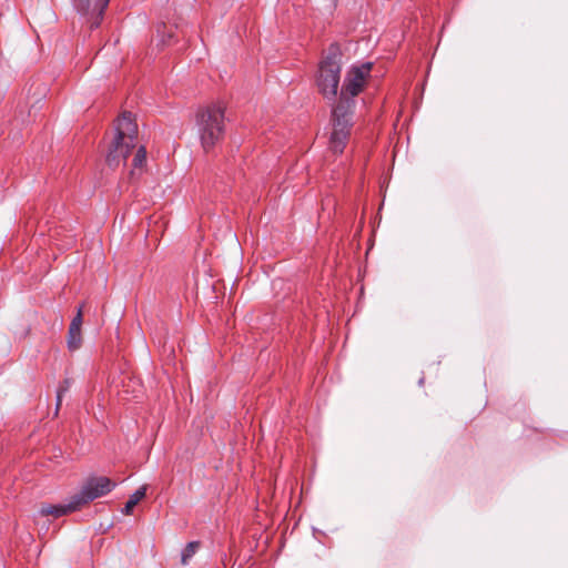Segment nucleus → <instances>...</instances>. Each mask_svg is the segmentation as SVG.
I'll return each mask as SVG.
<instances>
[{
	"mask_svg": "<svg viewBox=\"0 0 568 568\" xmlns=\"http://www.w3.org/2000/svg\"><path fill=\"white\" fill-rule=\"evenodd\" d=\"M371 72V63L353 67L346 74L337 103L332 110L333 130L329 149L335 154L344 151L353 126L354 98L363 90Z\"/></svg>",
	"mask_w": 568,
	"mask_h": 568,
	"instance_id": "obj_1",
	"label": "nucleus"
},
{
	"mask_svg": "<svg viewBox=\"0 0 568 568\" xmlns=\"http://www.w3.org/2000/svg\"><path fill=\"white\" fill-rule=\"evenodd\" d=\"M138 124L131 112H123L116 120L114 136L109 145L106 163L111 168H118L125 163L129 154L135 148Z\"/></svg>",
	"mask_w": 568,
	"mask_h": 568,
	"instance_id": "obj_2",
	"label": "nucleus"
},
{
	"mask_svg": "<svg viewBox=\"0 0 568 568\" xmlns=\"http://www.w3.org/2000/svg\"><path fill=\"white\" fill-rule=\"evenodd\" d=\"M224 111L221 103H212L196 113V126L201 144L209 152L224 135Z\"/></svg>",
	"mask_w": 568,
	"mask_h": 568,
	"instance_id": "obj_3",
	"label": "nucleus"
},
{
	"mask_svg": "<svg viewBox=\"0 0 568 568\" xmlns=\"http://www.w3.org/2000/svg\"><path fill=\"white\" fill-rule=\"evenodd\" d=\"M342 52L337 44H332L320 64L316 85L324 98L334 100L341 80Z\"/></svg>",
	"mask_w": 568,
	"mask_h": 568,
	"instance_id": "obj_4",
	"label": "nucleus"
},
{
	"mask_svg": "<svg viewBox=\"0 0 568 568\" xmlns=\"http://www.w3.org/2000/svg\"><path fill=\"white\" fill-rule=\"evenodd\" d=\"M114 487L115 483L108 477H91L74 496L82 508L88 503L109 494Z\"/></svg>",
	"mask_w": 568,
	"mask_h": 568,
	"instance_id": "obj_5",
	"label": "nucleus"
},
{
	"mask_svg": "<svg viewBox=\"0 0 568 568\" xmlns=\"http://www.w3.org/2000/svg\"><path fill=\"white\" fill-rule=\"evenodd\" d=\"M110 0H73L75 10L85 18L90 29H97L103 19Z\"/></svg>",
	"mask_w": 568,
	"mask_h": 568,
	"instance_id": "obj_6",
	"label": "nucleus"
},
{
	"mask_svg": "<svg viewBox=\"0 0 568 568\" xmlns=\"http://www.w3.org/2000/svg\"><path fill=\"white\" fill-rule=\"evenodd\" d=\"M81 509L75 496L73 495L68 503L64 504H58V505H51V504H43L40 509L39 514L41 516H53L54 518H59L62 516H65L70 513L77 511Z\"/></svg>",
	"mask_w": 568,
	"mask_h": 568,
	"instance_id": "obj_7",
	"label": "nucleus"
},
{
	"mask_svg": "<svg viewBox=\"0 0 568 568\" xmlns=\"http://www.w3.org/2000/svg\"><path fill=\"white\" fill-rule=\"evenodd\" d=\"M146 494V487L142 486L139 489H136L130 497L129 500L125 503L123 508L124 515H131L134 507L145 497Z\"/></svg>",
	"mask_w": 568,
	"mask_h": 568,
	"instance_id": "obj_8",
	"label": "nucleus"
},
{
	"mask_svg": "<svg viewBox=\"0 0 568 568\" xmlns=\"http://www.w3.org/2000/svg\"><path fill=\"white\" fill-rule=\"evenodd\" d=\"M67 343L70 351L79 349L82 344L81 329L69 327Z\"/></svg>",
	"mask_w": 568,
	"mask_h": 568,
	"instance_id": "obj_9",
	"label": "nucleus"
},
{
	"mask_svg": "<svg viewBox=\"0 0 568 568\" xmlns=\"http://www.w3.org/2000/svg\"><path fill=\"white\" fill-rule=\"evenodd\" d=\"M200 548L199 541H190L185 548L182 550L181 562L182 565H187L189 560L195 555L197 549Z\"/></svg>",
	"mask_w": 568,
	"mask_h": 568,
	"instance_id": "obj_10",
	"label": "nucleus"
},
{
	"mask_svg": "<svg viewBox=\"0 0 568 568\" xmlns=\"http://www.w3.org/2000/svg\"><path fill=\"white\" fill-rule=\"evenodd\" d=\"M146 161V150L144 146H140L133 158L134 169H142Z\"/></svg>",
	"mask_w": 568,
	"mask_h": 568,
	"instance_id": "obj_11",
	"label": "nucleus"
},
{
	"mask_svg": "<svg viewBox=\"0 0 568 568\" xmlns=\"http://www.w3.org/2000/svg\"><path fill=\"white\" fill-rule=\"evenodd\" d=\"M81 325H82V310L81 307L78 310V313L77 315L74 316V318L72 320L71 324L69 327H72V328H79L81 329Z\"/></svg>",
	"mask_w": 568,
	"mask_h": 568,
	"instance_id": "obj_12",
	"label": "nucleus"
},
{
	"mask_svg": "<svg viewBox=\"0 0 568 568\" xmlns=\"http://www.w3.org/2000/svg\"><path fill=\"white\" fill-rule=\"evenodd\" d=\"M69 388V382L68 381H64V385L61 386L58 390V395H57V407H59L61 405V397H62V393L65 392L67 389Z\"/></svg>",
	"mask_w": 568,
	"mask_h": 568,
	"instance_id": "obj_13",
	"label": "nucleus"
},
{
	"mask_svg": "<svg viewBox=\"0 0 568 568\" xmlns=\"http://www.w3.org/2000/svg\"><path fill=\"white\" fill-rule=\"evenodd\" d=\"M161 42H162V45L166 44V41L164 39H162Z\"/></svg>",
	"mask_w": 568,
	"mask_h": 568,
	"instance_id": "obj_14",
	"label": "nucleus"
}]
</instances>
